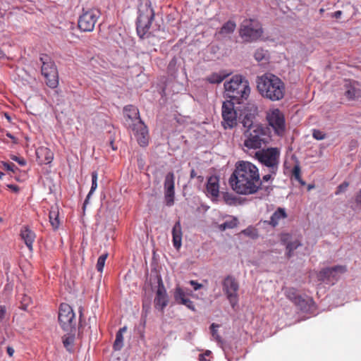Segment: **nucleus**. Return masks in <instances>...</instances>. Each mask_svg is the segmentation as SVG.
<instances>
[{"mask_svg":"<svg viewBox=\"0 0 361 361\" xmlns=\"http://www.w3.org/2000/svg\"><path fill=\"white\" fill-rule=\"evenodd\" d=\"M31 302V298L27 295H24L20 308L23 310H27L29 304Z\"/></svg>","mask_w":361,"mask_h":361,"instance_id":"obj_40","label":"nucleus"},{"mask_svg":"<svg viewBox=\"0 0 361 361\" xmlns=\"http://www.w3.org/2000/svg\"><path fill=\"white\" fill-rule=\"evenodd\" d=\"M251 232H252V229H250V228L245 229L242 231V233H243L244 234H245L247 235H250Z\"/></svg>","mask_w":361,"mask_h":361,"instance_id":"obj_56","label":"nucleus"},{"mask_svg":"<svg viewBox=\"0 0 361 361\" xmlns=\"http://www.w3.org/2000/svg\"><path fill=\"white\" fill-rule=\"evenodd\" d=\"M45 82L50 88H56L59 85V76L56 68H52L49 73L43 75Z\"/></svg>","mask_w":361,"mask_h":361,"instance_id":"obj_26","label":"nucleus"},{"mask_svg":"<svg viewBox=\"0 0 361 361\" xmlns=\"http://www.w3.org/2000/svg\"><path fill=\"white\" fill-rule=\"evenodd\" d=\"M287 217V214L283 208L279 207L271 215L269 224L272 227H276L279 221Z\"/></svg>","mask_w":361,"mask_h":361,"instance_id":"obj_28","label":"nucleus"},{"mask_svg":"<svg viewBox=\"0 0 361 361\" xmlns=\"http://www.w3.org/2000/svg\"><path fill=\"white\" fill-rule=\"evenodd\" d=\"M238 221L236 219H233L231 221H225L224 223L219 225L221 231H225L227 228H233L237 226Z\"/></svg>","mask_w":361,"mask_h":361,"instance_id":"obj_35","label":"nucleus"},{"mask_svg":"<svg viewBox=\"0 0 361 361\" xmlns=\"http://www.w3.org/2000/svg\"><path fill=\"white\" fill-rule=\"evenodd\" d=\"M125 124L130 130L140 147L149 144V134L147 126L142 121L139 109L134 105H126L123 108Z\"/></svg>","mask_w":361,"mask_h":361,"instance_id":"obj_2","label":"nucleus"},{"mask_svg":"<svg viewBox=\"0 0 361 361\" xmlns=\"http://www.w3.org/2000/svg\"><path fill=\"white\" fill-rule=\"evenodd\" d=\"M236 27V24L233 20H228L225 23L221 29L215 34L218 39H222L227 35L232 34Z\"/></svg>","mask_w":361,"mask_h":361,"instance_id":"obj_23","label":"nucleus"},{"mask_svg":"<svg viewBox=\"0 0 361 361\" xmlns=\"http://www.w3.org/2000/svg\"><path fill=\"white\" fill-rule=\"evenodd\" d=\"M290 235L289 234H283L281 236V241L283 244L286 245V255L288 258L291 257L293 255V252L301 245V243L299 242V240H295L293 241H290Z\"/></svg>","mask_w":361,"mask_h":361,"instance_id":"obj_22","label":"nucleus"},{"mask_svg":"<svg viewBox=\"0 0 361 361\" xmlns=\"http://www.w3.org/2000/svg\"><path fill=\"white\" fill-rule=\"evenodd\" d=\"M355 202L357 204L361 205V189L359 190L357 195L355 196Z\"/></svg>","mask_w":361,"mask_h":361,"instance_id":"obj_53","label":"nucleus"},{"mask_svg":"<svg viewBox=\"0 0 361 361\" xmlns=\"http://www.w3.org/2000/svg\"><path fill=\"white\" fill-rule=\"evenodd\" d=\"M126 331V328L123 327L118 330L116 334V339L114 343V350H120L123 346V334Z\"/></svg>","mask_w":361,"mask_h":361,"instance_id":"obj_30","label":"nucleus"},{"mask_svg":"<svg viewBox=\"0 0 361 361\" xmlns=\"http://www.w3.org/2000/svg\"><path fill=\"white\" fill-rule=\"evenodd\" d=\"M239 32L245 42H253L261 37L263 31L261 26L254 20H246L241 25Z\"/></svg>","mask_w":361,"mask_h":361,"instance_id":"obj_11","label":"nucleus"},{"mask_svg":"<svg viewBox=\"0 0 361 361\" xmlns=\"http://www.w3.org/2000/svg\"><path fill=\"white\" fill-rule=\"evenodd\" d=\"M218 327H219V325H216L215 324H212L211 325L212 335L217 341L219 342L221 340V337L219 335L217 330H216V328H218Z\"/></svg>","mask_w":361,"mask_h":361,"instance_id":"obj_43","label":"nucleus"},{"mask_svg":"<svg viewBox=\"0 0 361 361\" xmlns=\"http://www.w3.org/2000/svg\"><path fill=\"white\" fill-rule=\"evenodd\" d=\"M172 236L173 245L176 249L178 250L181 246L182 242V228L179 221L176 222L173 227Z\"/></svg>","mask_w":361,"mask_h":361,"instance_id":"obj_24","label":"nucleus"},{"mask_svg":"<svg viewBox=\"0 0 361 361\" xmlns=\"http://www.w3.org/2000/svg\"><path fill=\"white\" fill-rule=\"evenodd\" d=\"M6 137H9L12 140V142L13 144L18 143V139L15 136H13L11 133L8 132V133H6Z\"/></svg>","mask_w":361,"mask_h":361,"instance_id":"obj_51","label":"nucleus"},{"mask_svg":"<svg viewBox=\"0 0 361 361\" xmlns=\"http://www.w3.org/2000/svg\"><path fill=\"white\" fill-rule=\"evenodd\" d=\"M267 171V173L262 176V180H261L262 182L272 181L274 179V176L276 175V173H272L271 172H269L268 171Z\"/></svg>","mask_w":361,"mask_h":361,"instance_id":"obj_46","label":"nucleus"},{"mask_svg":"<svg viewBox=\"0 0 361 361\" xmlns=\"http://www.w3.org/2000/svg\"><path fill=\"white\" fill-rule=\"evenodd\" d=\"M292 176L298 180L301 185H304L305 182L301 178V169L300 165L295 164L292 169Z\"/></svg>","mask_w":361,"mask_h":361,"instance_id":"obj_34","label":"nucleus"},{"mask_svg":"<svg viewBox=\"0 0 361 361\" xmlns=\"http://www.w3.org/2000/svg\"><path fill=\"white\" fill-rule=\"evenodd\" d=\"M100 12L97 9L83 10L78 20V27L82 32H92L100 17Z\"/></svg>","mask_w":361,"mask_h":361,"instance_id":"obj_9","label":"nucleus"},{"mask_svg":"<svg viewBox=\"0 0 361 361\" xmlns=\"http://www.w3.org/2000/svg\"><path fill=\"white\" fill-rule=\"evenodd\" d=\"M80 317H81V315H82V311H81V310H80Z\"/></svg>","mask_w":361,"mask_h":361,"instance_id":"obj_61","label":"nucleus"},{"mask_svg":"<svg viewBox=\"0 0 361 361\" xmlns=\"http://www.w3.org/2000/svg\"><path fill=\"white\" fill-rule=\"evenodd\" d=\"M20 236L24 241L30 251L33 250V243L36 238L35 233L27 226H23L20 228Z\"/></svg>","mask_w":361,"mask_h":361,"instance_id":"obj_17","label":"nucleus"},{"mask_svg":"<svg viewBox=\"0 0 361 361\" xmlns=\"http://www.w3.org/2000/svg\"><path fill=\"white\" fill-rule=\"evenodd\" d=\"M58 318L60 326L63 331H75V329H76L75 314L68 304H61Z\"/></svg>","mask_w":361,"mask_h":361,"instance_id":"obj_8","label":"nucleus"},{"mask_svg":"<svg viewBox=\"0 0 361 361\" xmlns=\"http://www.w3.org/2000/svg\"><path fill=\"white\" fill-rule=\"evenodd\" d=\"M6 352H7L8 355H9V357H13V355L15 353V350L13 347L8 346L6 348Z\"/></svg>","mask_w":361,"mask_h":361,"instance_id":"obj_52","label":"nucleus"},{"mask_svg":"<svg viewBox=\"0 0 361 361\" xmlns=\"http://www.w3.org/2000/svg\"><path fill=\"white\" fill-rule=\"evenodd\" d=\"M229 184L237 194L249 195L257 193L262 186L258 168L250 161H237L229 178Z\"/></svg>","mask_w":361,"mask_h":361,"instance_id":"obj_1","label":"nucleus"},{"mask_svg":"<svg viewBox=\"0 0 361 361\" xmlns=\"http://www.w3.org/2000/svg\"><path fill=\"white\" fill-rule=\"evenodd\" d=\"M346 271L345 266L338 265L333 267H327L322 269L317 274L318 280L323 282H333L336 280L338 274H343Z\"/></svg>","mask_w":361,"mask_h":361,"instance_id":"obj_14","label":"nucleus"},{"mask_svg":"<svg viewBox=\"0 0 361 361\" xmlns=\"http://www.w3.org/2000/svg\"><path fill=\"white\" fill-rule=\"evenodd\" d=\"M49 221L51 225L52 226L54 229H56L59 226V211L57 208L51 207L49 211Z\"/></svg>","mask_w":361,"mask_h":361,"instance_id":"obj_31","label":"nucleus"},{"mask_svg":"<svg viewBox=\"0 0 361 361\" xmlns=\"http://www.w3.org/2000/svg\"><path fill=\"white\" fill-rule=\"evenodd\" d=\"M175 176L173 172L166 174L164 180V198L166 204L171 207L174 203V188H175Z\"/></svg>","mask_w":361,"mask_h":361,"instance_id":"obj_15","label":"nucleus"},{"mask_svg":"<svg viewBox=\"0 0 361 361\" xmlns=\"http://www.w3.org/2000/svg\"><path fill=\"white\" fill-rule=\"evenodd\" d=\"M154 11L150 5H144L139 8V15L137 19V32L140 38L148 36L149 30L154 20Z\"/></svg>","mask_w":361,"mask_h":361,"instance_id":"obj_7","label":"nucleus"},{"mask_svg":"<svg viewBox=\"0 0 361 361\" xmlns=\"http://www.w3.org/2000/svg\"><path fill=\"white\" fill-rule=\"evenodd\" d=\"M107 257L108 253H105L99 257L96 265L98 271L102 272Z\"/></svg>","mask_w":361,"mask_h":361,"instance_id":"obj_36","label":"nucleus"},{"mask_svg":"<svg viewBox=\"0 0 361 361\" xmlns=\"http://www.w3.org/2000/svg\"><path fill=\"white\" fill-rule=\"evenodd\" d=\"M257 88L261 96L272 102L284 97L286 86L278 76L272 73H264L257 78Z\"/></svg>","mask_w":361,"mask_h":361,"instance_id":"obj_3","label":"nucleus"},{"mask_svg":"<svg viewBox=\"0 0 361 361\" xmlns=\"http://www.w3.org/2000/svg\"><path fill=\"white\" fill-rule=\"evenodd\" d=\"M207 195L216 198L219 194V178L216 176H210L206 185Z\"/></svg>","mask_w":361,"mask_h":361,"instance_id":"obj_20","label":"nucleus"},{"mask_svg":"<svg viewBox=\"0 0 361 361\" xmlns=\"http://www.w3.org/2000/svg\"><path fill=\"white\" fill-rule=\"evenodd\" d=\"M359 83L354 80H346L344 85L345 95L349 99H355L361 97V90L358 87Z\"/></svg>","mask_w":361,"mask_h":361,"instance_id":"obj_18","label":"nucleus"},{"mask_svg":"<svg viewBox=\"0 0 361 361\" xmlns=\"http://www.w3.org/2000/svg\"><path fill=\"white\" fill-rule=\"evenodd\" d=\"M286 295L287 298L293 302H295V300L299 298L300 295H297V291L295 288H288L286 291Z\"/></svg>","mask_w":361,"mask_h":361,"instance_id":"obj_37","label":"nucleus"},{"mask_svg":"<svg viewBox=\"0 0 361 361\" xmlns=\"http://www.w3.org/2000/svg\"><path fill=\"white\" fill-rule=\"evenodd\" d=\"M228 73L223 72L221 73H212L209 75L207 76L204 79L205 81L211 84H219L221 83L227 76Z\"/></svg>","mask_w":361,"mask_h":361,"instance_id":"obj_29","label":"nucleus"},{"mask_svg":"<svg viewBox=\"0 0 361 361\" xmlns=\"http://www.w3.org/2000/svg\"><path fill=\"white\" fill-rule=\"evenodd\" d=\"M3 166L5 169H6L7 171H12L13 173H15L16 170L18 169V167L13 163L11 162H4Z\"/></svg>","mask_w":361,"mask_h":361,"instance_id":"obj_44","label":"nucleus"},{"mask_svg":"<svg viewBox=\"0 0 361 361\" xmlns=\"http://www.w3.org/2000/svg\"><path fill=\"white\" fill-rule=\"evenodd\" d=\"M91 176H92V186H91L90 190L85 200L84 204H86L87 203L90 196L92 195V194L94 192V190L97 188V178H98L97 172L95 171L92 172Z\"/></svg>","mask_w":361,"mask_h":361,"instance_id":"obj_32","label":"nucleus"},{"mask_svg":"<svg viewBox=\"0 0 361 361\" xmlns=\"http://www.w3.org/2000/svg\"><path fill=\"white\" fill-rule=\"evenodd\" d=\"M7 187L16 193H18L20 190L19 187L16 185L8 184L7 185Z\"/></svg>","mask_w":361,"mask_h":361,"instance_id":"obj_49","label":"nucleus"},{"mask_svg":"<svg viewBox=\"0 0 361 361\" xmlns=\"http://www.w3.org/2000/svg\"><path fill=\"white\" fill-rule=\"evenodd\" d=\"M4 173L0 172V178H1L3 177V176H4Z\"/></svg>","mask_w":361,"mask_h":361,"instance_id":"obj_59","label":"nucleus"},{"mask_svg":"<svg viewBox=\"0 0 361 361\" xmlns=\"http://www.w3.org/2000/svg\"><path fill=\"white\" fill-rule=\"evenodd\" d=\"M312 302L311 300H306L302 296H300L295 300L294 304L297 305L301 310L306 311L309 307V302Z\"/></svg>","mask_w":361,"mask_h":361,"instance_id":"obj_33","label":"nucleus"},{"mask_svg":"<svg viewBox=\"0 0 361 361\" xmlns=\"http://www.w3.org/2000/svg\"><path fill=\"white\" fill-rule=\"evenodd\" d=\"M66 334L62 337L63 346L69 352L73 350L74 342L75 339L76 329L75 331H65Z\"/></svg>","mask_w":361,"mask_h":361,"instance_id":"obj_25","label":"nucleus"},{"mask_svg":"<svg viewBox=\"0 0 361 361\" xmlns=\"http://www.w3.org/2000/svg\"><path fill=\"white\" fill-rule=\"evenodd\" d=\"M341 15H342V11H337L332 14V17L336 18H339L341 16Z\"/></svg>","mask_w":361,"mask_h":361,"instance_id":"obj_54","label":"nucleus"},{"mask_svg":"<svg viewBox=\"0 0 361 361\" xmlns=\"http://www.w3.org/2000/svg\"><path fill=\"white\" fill-rule=\"evenodd\" d=\"M221 114L224 128H232L237 125V113L234 109L233 102L230 100L223 102Z\"/></svg>","mask_w":361,"mask_h":361,"instance_id":"obj_13","label":"nucleus"},{"mask_svg":"<svg viewBox=\"0 0 361 361\" xmlns=\"http://www.w3.org/2000/svg\"><path fill=\"white\" fill-rule=\"evenodd\" d=\"M204 354V356H209L211 354V351L207 350Z\"/></svg>","mask_w":361,"mask_h":361,"instance_id":"obj_58","label":"nucleus"},{"mask_svg":"<svg viewBox=\"0 0 361 361\" xmlns=\"http://www.w3.org/2000/svg\"><path fill=\"white\" fill-rule=\"evenodd\" d=\"M243 125L247 130H250L251 127L257 126L258 124H254L250 116H245L243 120Z\"/></svg>","mask_w":361,"mask_h":361,"instance_id":"obj_38","label":"nucleus"},{"mask_svg":"<svg viewBox=\"0 0 361 361\" xmlns=\"http://www.w3.org/2000/svg\"><path fill=\"white\" fill-rule=\"evenodd\" d=\"M199 360H200V361H209V360H207L205 358L204 354H200V355H199Z\"/></svg>","mask_w":361,"mask_h":361,"instance_id":"obj_57","label":"nucleus"},{"mask_svg":"<svg viewBox=\"0 0 361 361\" xmlns=\"http://www.w3.org/2000/svg\"><path fill=\"white\" fill-rule=\"evenodd\" d=\"M109 145L113 150H116L117 147L114 145V140H111L109 142Z\"/></svg>","mask_w":361,"mask_h":361,"instance_id":"obj_55","label":"nucleus"},{"mask_svg":"<svg viewBox=\"0 0 361 361\" xmlns=\"http://www.w3.org/2000/svg\"><path fill=\"white\" fill-rule=\"evenodd\" d=\"M312 136L317 140H322L326 137V134L319 130H314L312 133Z\"/></svg>","mask_w":361,"mask_h":361,"instance_id":"obj_42","label":"nucleus"},{"mask_svg":"<svg viewBox=\"0 0 361 361\" xmlns=\"http://www.w3.org/2000/svg\"><path fill=\"white\" fill-rule=\"evenodd\" d=\"M348 186H349V183L347 182V181H344L343 183L340 184L337 187L336 191L335 192V194L336 195H338L340 193L345 192Z\"/></svg>","mask_w":361,"mask_h":361,"instance_id":"obj_41","label":"nucleus"},{"mask_svg":"<svg viewBox=\"0 0 361 361\" xmlns=\"http://www.w3.org/2000/svg\"><path fill=\"white\" fill-rule=\"evenodd\" d=\"M319 11H320V13H323L324 11V8H321Z\"/></svg>","mask_w":361,"mask_h":361,"instance_id":"obj_60","label":"nucleus"},{"mask_svg":"<svg viewBox=\"0 0 361 361\" xmlns=\"http://www.w3.org/2000/svg\"><path fill=\"white\" fill-rule=\"evenodd\" d=\"M244 147L247 149H260L269 143L271 137L267 128L257 125L244 132Z\"/></svg>","mask_w":361,"mask_h":361,"instance_id":"obj_5","label":"nucleus"},{"mask_svg":"<svg viewBox=\"0 0 361 361\" xmlns=\"http://www.w3.org/2000/svg\"><path fill=\"white\" fill-rule=\"evenodd\" d=\"M6 317V308L4 305H0V323Z\"/></svg>","mask_w":361,"mask_h":361,"instance_id":"obj_47","label":"nucleus"},{"mask_svg":"<svg viewBox=\"0 0 361 361\" xmlns=\"http://www.w3.org/2000/svg\"><path fill=\"white\" fill-rule=\"evenodd\" d=\"M197 177V173L195 172V171L194 169H192L191 171H190V178H194ZM197 178L200 180V181H202L203 180V176H197Z\"/></svg>","mask_w":361,"mask_h":361,"instance_id":"obj_50","label":"nucleus"},{"mask_svg":"<svg viewBox=\"0 0 361 361\" xmlns=\"http://www.w3.org/2000/svg\"><path fill=\"white\" fill-rule=\"evenodd\" d=\"M36 156L39 164H49L54 159L53 152L46 147H39L36 149Z\"/></svg>","mask_w":361,"mask_h":361,"instance_id":"obj_19","label":"nucleus"},{"mask_svg":"<svg viewBox=\"0 0 361 361\" xmlns=\"http://www.w3.org/2000/svg\"><path fill=\"white\" fill-rule=\"evenodd\" d=\"M11 159L13 160V161H16L17 163H18V164H20V166H24L26 165V161L24 158L23 157H17L16 155H11Z\"/></svg>","mask_w":361,"mask_h":361,"instance_id":"obj_45","label":"nucleus"},{"mask_svg":"<svg viewBox=\"0 0 361 361\" xmlns=\"http://www.w3.org/2000/svg\"><path fill=\"white\" fill-rule=\"evenodd\" d=\"M255 158L272 173H277L279 166L280 151L276 147L262 149L255 152Z\"/></svg>","mask_w":361,"mask_h":361,"instance_id":"obj_6","label":"nucleus"},{"mask_svg":"<svg viewBox=\"0 0 361 361\" xmlns=\"http://www.w3.org/2000/svg\"><path fill=\"white\" fill-rule=\"evenodd\" d=\"M265 51L262 49H258L255 51L254 57L258 62L262 61L265 58Z\"/></svg>","mask_w":361,"mask_h":361,"instance_id":"obj_39","label":"nucleus"},{"mask_svg":"<svg viewBox=\"0 0 361 361\" xmlns=\"http://www.w3.org/2000/svg\"><path fill=\"white\" fill-rule=\"evenodd\" d=\"M222 288L224 294L229 301L231 307L234 309L238 303L239 283L232 276H227L222 281Z\"/></svg>","mask_w":361,"mask_h":361,"instance_id":"obj_10","label":"nucleus"},{"mask_svg":"<svg viewBox=\"0 0 361 361\" xmlns=\"http://www.w3.org/2000/svg\"><path fill=\"white\" fill-rule=\"evenodd\" d=\"M267 120L276 135H283L286 130L285 117L279 109H270L267 113Z\"/></svg>","mask_w":361,"mask_h":361,"instance_id":"obj_12","label":"nucleus"},{"mask_svg":"<svg viewBox=\"0 0 361 361\" xmlns=\"http://www.w3.org/2000/svg\"><path fill=\"white\" fill-rule=\"evenodd\" d=\"M40 61L42 63L41 69L42 75L49 73L52 68H56L54 61L47 54H41Z\"/></svg>","mask_w":361,"mask_h":361,"instance_id":"obj_27","label":"nucleus"},{"mask_svg":"<svg viewBox=\"0 0 361 361\" xmlns=\"http://www.w3.org/2000/svg\"><path fill=\"white\" fill-rule=\"evenodd\" d=\"M174 299L177 303L183 305L190 310H195L193 302L186 297L185 293L179 286L176 287L175 289Z\"/></svg>","mask_w":361,"mask_h":361,"instance_id":"obj_21","label":"nucleus"},{"mask_svg":"<svg viewBox=\"0 0 361 361\" xmlns=\"http://www.w3.org/2000/svg\"><path fill=\"white\" fill-rule=\"evenodd\" d=\"M154 303V307L161 312L164 311V309L169 303L168 295L161 279L159 281V286L156 292Z\"/></svg>","mask_w":361,"mask_h":361,"instance_id":"obj_16","label":"nucleus"},{"mask_svg":"<svg viewBox=\"0 0 361 361\" xmlns=\"http://www.w3.org/2000/svg\"><path fill=\"white\" fill-rule=\"evenodd\" d=\"M224 88L228 97L238 104L247 100L250 94L249 82L242 75L233 76L224 83Z\"/></svg>","mask_w":361,"mask_h":361,"instance_id":"obj_4","label":"nucleus"},{"mask_svg":"<svg viewBox=\"0 0 361 361\" xmlns=\"http://www.w3.org/2000/svg\"><path fill=\"white\" fill-rule=\"evenodd\" d=\"M190 283L191 286H193L195 290H197L202 287V285L201 283H199L198 282L193 280L190 281Z\"/></svg>","mask_w":361,"mask_h":361,"instance_id":"obj_48","label":"nucleus"}]
</instances>
